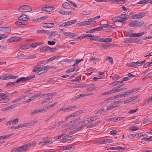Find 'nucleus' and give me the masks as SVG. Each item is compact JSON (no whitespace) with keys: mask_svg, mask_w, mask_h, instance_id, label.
<instances>
[{"mask_svg":"<svg viewBox=\"0 0 152 152\" xmlns=\"http://www.w3.org/2000/svg\"><path fill=\"white\" fill-rule=\"evenodd\" d=\"M19 11L21 12H29L32 10L31 7L28 5H24L20 6L19 9Z\"/></svg>","mask_w":152,"mask_h":152,"instance_id":"nucleus-1","label":"nucleus"},{"mask_svg":"<svg viewBox=\"0 0 152 152\" xmlns=\"http://www.w3.org/2000/svg\"><path fill=\"white\" fill-rule=\"evenodd\" d=\"M21 38L20 37H13L7 40V42H18L20 41L21 39Z\"/></svg>","mask_w":152,"mask_h":152,"instance_id":"nucleus-2","label":"nucleus"},{"mask_svg":"<svg viewBox=\"0 0 152 152\" xmlns=\"http://www.w3.org/2000/svg\"><path fill=\"white\" fill-rule=\"evenodd\" d=\"M147 32H143L141 33H139L137 34L132 33L129 35L130 37H139L142 35L147 34Z\"/></svg>","mask_w":152,"mask_h":152,"instance_id":"nucleus-3","label":"nucleus"},{"mask_svg":"<svg viewBox=\"0 0 152 152\" xmlns=\"http://www.w3.org/2000/svg\"><path fill=\"white\" fill-rule=\"evenodd\" d=\"M54 8V7L52 6L45 7H42L41 10L43 11L50 12L53 10Z\"/></svg>","mask_w":152,"mask_h":152,"instance_id":"nucleus-4","label":"nucleus"},{"mask_svg":"<svg viewBox=\"0 0 152 152\" xmlns=\"http://www.w3.org/2000/svg\"><path fill=\"white\" fill-rule=\"evenodd\" d=\"M51 49L52 48L50 47H48L46 46H44L41 47L40 48L39 51L40 52H50Z\"/></svg>","mask_w":152,"mask_h":152,"instance_id":"nucleus-5","label":"nucleus"},{"mask_svg":"<svg viewBox=\"0 0 152 152\" xmlns=\"http://www.w3.org/2000/svg\"><path fill=\"white\" fill-rule=\"evenodd\" d=\"M35 145V142H31L23 145L24 151H26L27 150V148L31 146H33Z\"/></svg>","mask_w":152,"mask_h":152,"instance_id":"nucleus-6","label":"nucleus"},{"mask_svg":"<svg viewBox=\"0 0 152 152\" xmlns=\"http://www.w3.org/2000/svg\"><path fill=\"white\" fill-rule=\"evenodd\" d=\"M36 122H31L29 123H26L23 124H21L18 125L19 129L20 128H21L23 127L29 126H31L34 123H36Z\"/></svg>","mask_w":152,"mask_h":152,"instance_id":"nucleus-7","label":"nucleus"},{"mask_svg":"<svg viewBox=\"0 0 152 152\" xmlns=\"http://www.w3.org/2000/svg\"><path fill=\"white\" fill-rule=\"evenodd\" d=\"M145 13L143 12L137 14L133 15L132 17L133 18H141L145 16Z\"/></svg>","mask_w":152,"mask_h":152,"instance_id":"nucleus-8","label":"nucleus"},{"mask_svg":"<svg viewBox=\"0 0 152 152\" xmlns=\"http://www.w3.org/2000/svg\"><path fill=\"white\" fill-rule=\"evenodd\" d=\"M18 19L22 21H28L29 18L27 17V15H22L19 16L18 18Z\"/></svg>","mask_w":152,"mask_h":152,"instance_id":"nucleus-9","label":"nucleus"},{"mask_svg":"<svg viewBox=\"0 0 152 152\" xmlns=\"http://www.w3.org/2000/svg\"><path fill=\"white\" fill-rule=\"evenodd\" d=\"M48 16H45L41 17L40 18L34 19L33 20V22L34 23H37V22H41L42 21L44 20L45 19L48 18Z\"/></svg>","mask_w":152,"mask_h":152,"instance_id":"nucleus-10","label":"nucleus"},{"mask_svg":"<svg viewBox=\"0 0 152 152\" xmlns=\"http://www.w3.org/2000/svg\"><path fill=\"white\" fill-rule=\"evenodd\" d=\"M0 31H5L7 33H10L11 31V29L9 27H0Z\"/></svg>","mask_w":152,"mask_h":152,"instance_id":"nucleus-11","label":"nucleus"},{"mask_svg":"<svg viewBox=\"0 0 152 152\" xmlns=\"http://www.w3.org/2000/svg\"><path fill=\"white\" fill-rule=\"evenodd\" d=\"M135 21L136 27L142 26L144 23V22L141 20H136Z\"/></svg>","mask_w":152,"mask_h":152,"instance_id":"nucleus-12","label":"nucleus"},{"mask_svg":"<svg viewBox=\"0 0 152 152\" xmlns=\"http://www.w3.org/2000/svg\"><path fill=\"white\" fill-rule=\"evenodd\" d=\"M143 135L142 133H137L134 134H130L128 135V137L130 138L131 137L137 138L140 136H143Z\"/></svg>","mask_w":152,"mask_h":152,"instance_id":"nucleus-13","label":"nucleus"},{"mask_svg":"<svg viewBox=\"0 0 152 152\" xmlns=\"http://www.w3.org/2000/svg\"><path fill=\"white\" fill-rule=\"evenodd\" d=\"M17 106L18 105H17V104H14L11 106H9L5 108L2 109V110L3 111H5L6 110H9L14 108Z\"/></svg>","mask_w":152,"mask_h":152,"instance_id":"nucleus-14","label":"nucleus"},{"mask_svg":"<svg viewBox=\"0 0 152 152\" xmlns=\"http://www.w3.org/2000/svg\"><path fill=\"white\" fill-rule=\"evenodd\" d=\"M103 29L102 27L101 26L99 27L96 28H94L92 29L91 30L89 31H88L87 32V33H92L94 31H101Z\"/></svg>","mask_w":152,"mask_h":152,"instance_id":"nucleus-15","label":"nucleus"},{"mask_svg":"<svg viewBox=\"0 0 152 152\" xmlns=\"http://www.w3.org/2000/svg\"><path fill=\"white\" fill-rule=\"evenodd\" d=\"M56 104L57 102H55L54 103H53L52 104L47 106L46 107H44L43 109V111L45 112L48 109H50V108L53 107Z\"/></svg>","mask_w":152,"mask_h":152,"instance_id":"nucleus-16","label":"nucleus"},{"mask_svg":"<svg viewBox=\"0 0 152 152\" xmlns=\"http://www.w3.org/2000/svg\"><path fill=\"white\" fill-rule=\"evenodd\" d=\"M72 137V136H69L68 135L65 136L64 137L63 139L62 140V142L64 143L66 141L71 139Z\"/></svg>","mask_w":152,"mask_h":152,"instance_id":"nucleus-17","label":"nucleus"},{"mask_svg":"<svg viewBox=\"0 0 152 152\" xmlns=\"http://www.w3.org/2000/svg\"><path fill=\"white\" fill-rule=\"evenodd\" d=\"M26 81V77H22L20 78H18L17 79L16 83H18L20 82H22L23 83Z\"/></svg>","mask_w":152,"mask_h":152,"instance_id":"nucleus-18","label":"nucleus"},{"mask_svg":"<svg viewBox=\"0 0 152 152\" xmlns=\"http://www.w3.org/2000/svg\"><path fill=\"white\" fill-rule=\"evenodd\" d=\"M62 6L64 8L67 9H69L71 8L70 6V4L67 2H65L62 4Z\"/></svg>","mask_w":152,"mask_h":152,"instance_id":"nucleus-19","label":"nucleus"},{"mask_svg":"<svg viewBox=\"0 0 152 152\" xmlns=\"http://www.w3.org/2000/svg\"><path fill=\"white\" fill-rule=\"evenodd\" d=\"M126 15L124 14H121L120 15V16L119 17L122 18V19H121V22L125 21L127 20V19L126 18Z\"/></svg>","mask_w":152,"mask_h":152,"instance_id":"nucleus-20","label":"nucleus"},{"mask_svg":"<svg viewBox=\"0 0 152 152\" xmlns=\"http://www.w3.org/2000/svg\"><path fill=\"white\" fill-rule=\"evenodd\" d=\"M86 95H87L86 94H81L77 96H75V97L73 98L72 99V100H76L77 99H78L79 98H81L82 97L85 96Z\"/></svg>","mask_w":152,"mask_h":152,"instance_id":"nucleus-21","label":"nucleus"},{"mask_svg":"<svg viewBox=\"0 0 152 152\" xmlns=\"http://www.w3.org/2000/svg\"><path fill=\"white\" fill-rule=\"evenodd\" d=\"M50 66H44L41 69L42 70H43V71H44V72H46L48 71V69L50 68ZM50 67L52 68L53 67V66H51Z\"/></svg>","mask_w":152,"mask_h":152,"instance_id":"nucleus-22","label":"nucleus"},{"mask_svg":"<svg viewBox=\"0 0 152 152\" xmlns=\"http://www.w3.org/2000/svg\"><path fill=\"white\" fill-rule=\"evenodd\" d=\"M58 12L61 14L66 15H69L70 14V13L71 12H66L64 11L63 10H61L58 11Z\"/></svg>","mask_w":152,"mask_h":152,"instance_id":"nucleus-23","label":"nucleus"},{"mask_svg":"<svg viewBox=\"0 0 152 152\" xmlns=\"http://www.w3.org/2000/svg\"><path fill=\"white\" fill-rule=\"evenodd\" d=\"M58 34V32L57 31H55L53 32H50V34L49 35L48 37L49 38H52V37L53 36H55Z\"/></svg>","mask_w":152,"mask_h":152,"instance_id":"nucleus-24","label":"nucleus"},{"mask_svg":"<svg viewBox=\"0 0 152 152\" xmlns=\"http://www.w3.org/2000/svg\"><path fill=\"white\" fill-rule=\"evenodd\" d=\"M150 1V0H144L139 2L137 3V4H145L148 3H149Z\"/></svg>","mask_w":152,"mask_h":152,"instance_id":"nucleus-25","label":"nucleus"},{"mask_svg":"<svg viewBox=\"0 0 152 152\" xmlns=\"http://www.w3.org/2000/svg\"><path fill=\"white\" fill-rule=\"evenodd\" d=\"M70 25L69 21L67 22L64 23H62L59 25V27L66 26H69Z\"/></svg>","mask_w":152,"mask_h":152,"instance_id":"nucleus-26","label":"nucleus"},{"mask_svg":"<svg viewBox=\"0 0 152 152\" xmlns=\"http://www.w3.org/2000/svg\"><path fill=\"white\" fill-rule=\"evenodd\" d=\"M43 110L42 109H40L37 110H36L33 111L32 113H31V115H34L35 114L37 113L40 112H44Z\"/></svg>","mask_w":152,"mask_h":152,"instance_id":"nucleus-27","label":"nucleus"},{"mask_svg":"<svg viewBox=\"0 0 152 152\" xmlns=\"http://www.w3.org/2000/svg\"><path fill=\"white\" fill-rule=\"evenodd\" d=\"M10 99L8 98H6V97H4L1 99V103H6L8 102Z\"/></svg>","mask_w":152,"mask_h":152,"instance_id":"nucleus-28","label":"nucleus"},{"mask_svg":"<svg viewBox=\"0 0 152 152\" xmlns=\"http://www.w3.org/2000/svg\"><path fill=\"white\" fill-rule=\"evenodd\" d=\"M135 20L130 22L129 23V25L131 27H136Z\"/></svg>","mask_w":152,"mask_h":152,"instance_id":"nucleus-29","label":"nucleus"},{"mask_svg":"<svg viewBox=\"0 0 152 152\" xmlns=\"http://www.w3.org/2000/svg\"><path fill=\"white\" fill-rule=\"evenodd\" d=\"M9 74L7 73L4 74V75L2 76V80H8L9 79L8 77Z\"/></svg>","mask_w":152,"mask_h":152,"instance_id":"nucleus-30","label":"nucleus"},{"mask_svg":"<svg viewBox=\"0 0 152 152\" xmlns=\"http://www.w3.org/2000/svg\"><path fill=\"white\" fill-rule=\"evenodd\" d=\"M51 140H48L47 141H41L39 143V145H45V143H49L50 142H51L52 141V139H51Z\"/></svg>","mask_w":152,"mask_h":152,"instance_id":"nucleus-31","label":"nucleus"},{"mask_svg":"<svg viewBox=\"0 0 152 152\" xmlns=\"http://www.w3.org/2000/svg\"><path fill=\"white\" fill-rule=\"evenodd\" d=\"M136 39H137V38H136V39L128 38L127 39L126 41H128L130 42L136 43Z\"/></svg>","mask_w":152,"mask_h":152,"instance_id":"nucleus-32","label":"nucleus"},{"mask_svg":"<svg viewBox=\"0 0 152 152\" xmlns=\"http://www.w3.org/2000/svg\"><path fill=\"white\" fill-rule=\"evenodd\" d=\"M88 25L95 23L96 21L95 20H93L92 19H89L88 21Z\"/></svg>","mask_w":152,"mask_h":152,"instance_id":"nucleus-33","label":"nucleus"},{"mask_svg":"<svg viewBox=\"0 0 152 152\" xmlns=\"http://www.w3.org/2000/svg\"><path fill=\"white\" fill-rule=\"evenodd\" d=\"M118 106V105H111L107 107V110H108L111 109H113L114 108H115L116 107H117Z\"/></svg>","mask_w":152,"mask_h":152,"instance_id":"nucleus-34","label":"nucleus"},{"mask_svg":"<svg viewBox=\"0 0 152 152\" xmlns=\"http://www.w3.org/2000/svg\"><path fill=\"white\" fill-rule=\"evenodd\" d=\"M78 70V69H75V68L74 67L73 68H71L67 70L66 71V73L72 72L75 70H76L77 71Z\"/></svg>","mask_w":152,"mask_h":152,"instance_id":"nucleus-35","label":"nucleus"},{"mask_svg":"<svg viewBox=\"0 0 152 152\" xmlns=\"http://www.w3.org/2000/svg\"><path fill=\"white\" fill-rule=\"evenodd\" d=\"M11 121L13 124H15L18 123L19 121V119L18 118H16L15 119L11 120Z\"/></svg>","mask_w":152,"mask_h":152,"instance_id":"nucleus-36","label":"nucleus"},{"mask_svg":"<svg viewBox=\"0 0 152 152\" xmlns=\"http://www.w3.org/2000/svg\"><path fill=\"white\" fill-rule=\"evenodd\" d=\"M15 148L16 149V150H17V152H21V151H22V150H23L24 151V148H23V146H22L21 147H18V148Z\"/></svg>","mask_w":152,"mask_h":152,"instance_id":"nucleus-37","label":"nucleus"},{"mask_svg":"<svg viewBox=\"0 0 152 152\" xmlns=\"http://www.w3.org/2000/svg\"><path fill=\"white\" fill-rule=\"evenodd\" d=\"M19 48L21 50H25L27 49H28V48L26 45H23L19 47Z\"/></svg>","mask_w":152,"mask_h":152,"instance_id":"nucleus-38","label":"nucleus"},{"mask_svg":"<svg viewBox=\"0 0 152 152\" xmlns=\"http://www.w3.org/2000/svg\"><path fill=\"white\" fill-rule=\"evenodd\" d=\"M98 37L97 36H94V37H93L92 38L90 39V40L91 41L92 40H95L97 41H98L99 40L98 39Z\"/></svg>","mask_w":152,"mask_h":152,"instance_id":"nucleus-39","label":"nucleus"},{"mask_svg":"<svg viewBox=\"0 0 152 152\" xmlns=\"http://www.w3.org/2000/svg\"><path fill=\"white\" fill-rule=\"evenodd\" d=\"M77 61L75 62V63L72 65V66L73 67L74 66H77L78 64V63L80 62L81 61H83V59H81L79 60H76Z\"/></svg>","mask_w":152,"mask_h":152,"instance_id":"nucleus-40","label":"nucleus"},{"mask_svg":"<svg viewBox=\"0 0 152 152\" xmlns=\"http://www.w3.org/2000/svg\"><path fill=\"white\" fill-rule=\"evenodd\" d=\"M58 58L57 56H55L51 58H50L49 59L47 60L46 61H52L54 60H55L57 58Z\"/></svg>","mask_w":152,"mask_h":152,"instance_id":"nucleus-41","label":"nucleus"},{"mask_svg":"<svg viewBox=\"0 0 152 152\" xmlns=\"http://www.w3.org/2000/svg\"><path fill=\"white\" fill-rule=\"evenodd\" d=\"M22 24V23L19 21H17L15 23L16 26H18L23 27Z\"/></svg>","mask_w":152,"mask_h":152,"instance_id":"nucleus-42","label":"nucleus"},{"mask_svg":"<svg viewBox=\"0 0 152 152\" xmlns=\"http://www.w3.org/2000/svg\"><path fill=\"white\" fill-rule=\"evenodd\" d=\"M116 3L118 4H124L126 2L125 0H117Z\"/></svg>","mask_w":152,"mask_h":152,"instance_id":"nucleus-43","label":"nucleus"},{"mask_svg":"<svg viewBox=\"0 0 152 152\" xmlns=\"http://www.w3.org/2000/svg\"><path fill=\"white\" fill-rule=\"evenodd\" d=\"M114 19L116 20V22H121V19H122V18H120L119 16L115 17L114 18Z\"/></svg>","mask_w":152,"mask_h":152,"instance_id":"nucleus-44","label":"nucleus"},{"mask_svg":"<svg viewBox=\"0 0 152 152\" xmlns=\"http://www.w3.org/2000/svg\"><path fill=\"white\" fill-rule=\"evenodd\" d=\"M54 23H48V28H51L54 26Z\"/></svg>","mask_w":152,"mask_h":152,"instance_id":"nucleus-45","label":"nucleus"},{"mask_svg":"<svg viewBox=\"0 0 152 152\" xmlns=\"http://www.w3.org/2000/svg\"><path fill=\"white\" fill-rule=\"evenodd\" d=\"M108 59L110 61L111 64H113V59L110 56H108L106 58V60H107Z\"/></svg>","mask_w":152,"mask_h":152,"instance_id":"nucleus-46","label":"nucleus"},{"mask_svg":"<svg viewBox=\"0 0 152 152\" xmlns=\"http://www.w3.org/2000/svg\"><path fill=\"white\" fill-rule=\"evenodd\" d=\"M110 91L112 94L114 93H115L118 92V89H117L116 88H113L112 90H110Z\"/></svg>","mask_w":152,"mask_h":152,"instance_id":"nucleus-47","label":"nucleus"},{"mask_svg":"<svg viewBox=\"0 0 152 152\" xmlns=\"http://www.w3.org/2000/svg\"><path fill=\"white\" fill-rule=\"evenodd\" d=\"M129 129L130 130L133 131H135L138 129L137 127L135 126H131L130 127Z\"/></svg>","mask_w":152,"mask_h":152,"instance_id":"nucleus-48","label":"nucleus"},{"mask_svg":"<svg viewBox=\"0 0 152 152\" xmlns=\"http://www.w3.org/2000/svg\"><path fill=\"white\" fill-rule=\"evenodd\" d=\"M21 22V23H22V25L23 27L26 26L28 24V22L27 21H22Z\"/></svg>","mask_w":152,"mask_h":152,"instance_id":"nucleus-49","label":"nucleus"},{"mask_svg":"<svg viewBox=\"0 0 152 152\" xmlns=\"http://www.w3.org/2000/svg\"><path fill=\"white\" fill-rule=\"evenodd\" d=\"M56 43V42L54 41H49L48 42V44L50 45H53Z\"/></svg>","mask_w":152,"mask_h":152,"instance_id":"nucleus-50","label":"nucleus"},{"mask_svg":"<svg viewBox=\"0 0 152 152\" xmlns=\"http://www.w3.org/2000/svg\"><path fill=\"white\" fill-rule=\"evenodd\" d=\"M141 140H145L146 141H152V139L149 138H147V137H144V138H142L141 139Z\"/></svg>","mask_w":152,"mask_h":152,"instance_id":"nucleus-51","label":"nucleus"},{"mask_svg":"<svg viewBox=\"0 0 152 152\" xmlns=\"http://www.w3.org/2000/svg\"><path fill=\"white\" fill-rule=\"evenodd\" d=\"M7 35L4 34H0V40L3 39L7 37Z\"/></svg>","mask_w":152,"mask_h":152,"instance_id":"nucleus-52","label":"nucleus"},{"mask_svg":"<svg viewBox=\"0 0 152 152\" xmlns=\"http://www.w3.org/2000/svg\"><path fill=\"white\" fill-rule=\"evenodd\" d=\"M111 94H112L111 92V91H110L108 92H106L103 93L101 95L102 96H103V95H109Z\"/></svg>","mask_w":152,"mask_h":152,"instance_id":"nucleus-53","label":"nucleus"},{"mask_svg":"<svg viewBox=\"0 0 152 152\" xmlns=\"http://www.w3.org/2000/svg\"><path fill=\"white\" fill-rule=\"evenodd\" d=\"M67 1H69L70 3L72 4L73 5V6L74 7H75V8H78V7H77V5L75 3L73 2H72V1H70L69 0H67Z\"/></svg>","mask_w":152,"mask_h":152,"instance_id":"nucleus-54","label":"nucleus"},{"mask_svg":"<svg viewBox=\"0 0 152 152\" xmlns=\"http://www.w3.org/2000/svg\"><path fill=\"white\" fill-rule=\"evenodd\" d=\"M106 121H111V122H115V118H108V119L106 120Z\"/></svg>","mask_w":152,"mask_h":152,"instance_id":"nucleus-55","label":"nucleus"},{"mask_svg":"<svg viewBox=\"0 0 152 152\" xmlns=\"http://www.w3.org/2000/svg\"><path fill=\"white\" fill-rule=\"evenodd\" d=\"M35 77V75H31L29 76L28 77H26V81L29 80H30V79H31V78H34Z\"/></svg>","mask_w":152,"mask_h":152,"instance_id":"nucleus-56","label":"nucleus"},{"mask_svg":"<svg viewBox=\"0 0 152 152\" xmlns=\"http://www.w3.org/2000/svg\"><path fill=\"white\" fill-rule=\"evenodd\" d=\"M117 132L116 130H112L110 131V134L111 135H115L117 133Z\"/></svg>","mask_w":152,"mask_h":152,"instance_id":"nucleus-57","label":"nucleus"},{"mask_svg":"<svg viewBox=\"0 0 152 152\" xmlns=\"http://www.w3.org/2000/svg\"><path fill=\"white\" fill-rule=\"evenodd\" d=\"M112 39L110 38H106L104 40V42H111L112 41Z\"/></svg>","mask_w":152,"mask_h":152,"instance_id":"nucleus-58","label":"nucleus"},{"mask_svg":"<svg viewBox=\"0 0 152 152\" xmlns=\"http://www.w3.org/2000/svg\"><path fill=\"white\" fill-rule=\"evenodd\" d=\"M14 134H13V133H12V134H9L8 135H6L5 136H3L4 139L8 137H9L12 136Z\"/></svg>","mask_w":152,"mask_h":152,"instance_id":"nucleus-59","label":"nucleus"},{"mask_svg":"<svg viewBox=\"0 0 152 152\" xmlns=\"http://www.w3.org/2000/svg\"><path fill=\"white\" fill-rule=\"evenodd\" d=\"M52 99V98H46L44 100V101L42 102V104L44 103L45 102H47L48 101L50 100V99Z\"/></svg>","mask_w":152,"mask_h":152,"instance_id":"nucleus-60","label":"nucleus"},{"mask_svg":"<svg viewBox=\"0 0 152 152\" xmlns=\"http://www.w3.org/2000/svg\"><path fill=\"white\" fill-rule=\"evenodd\" d=\"M122 97H124V95L123 94H122L119 95H117L115 96V99L117 98H120Z\"/></svg>","mask_w":152,"mask_h":152,"instance_id":"nucleus-61","label":"nucleus"},{"mask_svg":"<svg viewBox=\"0 0 152 152\" xmlns=\"http://www.w3.org/2000/svg\"><path fill=\"white\" fill-rule=\"evenodd\" d=\"M75 116V115L74 114V113H73L70 115H68L67 116V117L66 118V119H67L68 118H71V117H74V116Z\"/></svg>","mask_w":152,"mask_h":152,"instance_id":"nucleus-62","label":"nucleus"},{"mask_svg":"<svg viewBox=\"0 0 152 152\" xmlns=\"http://www.w3.org/2000/svg\"><path fill=\"white\" fill-rule=\"evenodd\" d=\"M136 42L135 43H137V44H142L143 43V41L142 40H138L137 38Z\"/></svg>","mask_w":152,"mask_h":152,"instance_id":"nucleus-63","label":"nucleus"},{"mask_svg":"<svg viewBox=\"0 0 152 152\" xmlns=\"http://www.w3.org/2000/svg\"><path fill=\"white\" fill-rule=\"evenodd\" d=\"M44 71H43L42 70V69H41L39 71L37 72V74L38 75H40L42 74L43 73H44Z\"/></svg>","mask_w":152,"mask_h":152,"instance_id":"nucleus-64","label":"nucleus"}]
</instances>
